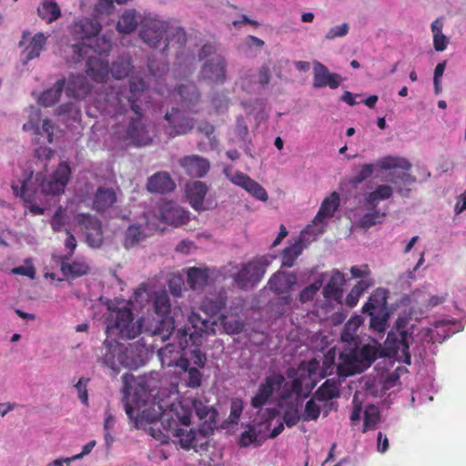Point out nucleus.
Wrapping results in <instances>:
<instances>
[{
	"label": "nucleus",
	"mask_w": 466,
	"mask_h": 466,
	"mask_svg": "<svg viewBox=\"0 0 466 466\" xmlns=\"http://www.w3.org/2000/svg\"><path fill=\"white\" fill-rule=\"evenodd\" d=\"M303 248L304 246L301 239L286 248L282 254V267H292L297 258L301 254Z\"/></svg>",
	"instance_id": "obj_47"
},
{
	"label": "nucleus",
	"mask_w": 466,
	"mask_h": 466,
	"mask_svg": "<svg viewBox=\"0 0 466 466\" xmlns=\"http://www.w3.org/2000/svg\"><path fill=\"white\" fill-rule=\"evenodd\" d=\"M115 8L113 0H98L95 12L98 15H109Z\"/></svg>",
	"instance_id": "obj_64"
},
{
	"label": "nucleus",
	"mask_w": 466,
	"mask_h": 466,
	"mask_svg": "<svg viewBox=\"0 0 466 466\" xmlns=\"http://www.w3.org/2000/svg\"><path fill=\"white\" fill-rule=\"evenodd\" d=\"M364 422L362 432L365 433L369 431L376 429L380 421V410H364Z\"/></svg>",
	"instance_id": "obj_51"
},
{
	"label": "nucleus",
	"mask_w": 466,
	"mask_h": 466,
	"mask_svg": "<svg viewBox=\"0 0 466 466\" xmlns=\"http://www.w3.org/2000/svg\"><path fill=\"white\" fill-rule=\"evenodd\" d=\"M367 214L363 215L359 221V225L361 228H368L374 226L376 223L380 222V219L385 216L384 213H380L376 210H370Z\"/></svg>",
	"instance_id": "obj_54"
},
{
	"label": "nucleus",
	"mask_w": 466,
	"mask_h": 466,
	"mask_svg": "<svg viewBox=\"0 0 466 466\" xmlns=\"http://www.w3.org/2000/svg\"><path fill=\"white\" fill-rule=\"evenodd\" d=\"M175 96L179 97L178 99L183 106L190 108L198 101L199 94L194 85H180L176 90Z\"/></svg>",
	"instance_id": "obj_40"
},
{
	"label": "nucleus",
	"mask_w": 466,
	"mask_h": 466,
	"mask_svg": "<svg viewBox=\"0 0 466 466\" xmlns=\"http://www.w3.org/2000/svg\"><path fill=\"white\" fill-rule=\"evenodd\" d=\"M244 321L238 319L223 321V328L228 334H238L244 329Z\"/></svg>",
	"instance_id": "obj_59"
},
{
	"label": "nucleus",
	"mask_w": 466,
	"mask_h": 466,
	"mask_svg": "<svg viewBox=\"0 0 466 466\" xmlns=\"http://www.w3.org/2000/svg\"><path fill=\"white\" fill-rule=\"evenodd\" d=\"M70 174L71 170L66 163H60L56 171L48 177L37 173L35 176L37 190L45 195H59L64 192Z\"/></svg>",
	"instance_id": "obj_13"
},
{
	"label": "nucleus",
	"mask_w": 466,
	"mask_h": 466,
	"mask_svg": "<svg viewBox=\"0 0 466 466\" xmlns=\"http://www.w3.org/2000/svg\"><path fill=\"white\" fill-rule=\"evenodd\" d=\"M112 45L109 37L105 35L94 37L92 47L87 49V54L83 53L81 58L87 56L86 75L94 81L105 82L109 75V65L106 59Z\"/></svg>",
	"instance_id": "obj_8"
},
{
	"label": "nucleus",
	"mask_w": 466,
	"mask_h": 466,
	"mask_svg": "<svg viewBox=\"0 0 466 466\" xmlns=\"http://www.w3.org/2000/svg\"><path fill=\"white\" fill-rule=\"evenodd\" d=\"M140 321H134L133 313L127 308L110 312L107 318V339L104 341L105 352L101 361L116 373L119 372L120 367L137 370L144 366L148 359V350L144 344L135 342L125 346L115 338L109 339L115 336L121 339L136 338L141 332Z\"/></svg>",
	"instance_id": "obj_2"
},
{
	"label": "nucleus",
	"mask_w": 466,
	"mask_h": 466,
	"mask_svg": "<svg viewBox=\"0 0 466 466\" xmlns=\"http://www.w3.org/2000/svg\"><path fill=\"white\" fill-rule=\"evenodd\" d=\"M66 86V78L62 77L56 81L54 86L46 90H45L39 99L38 102L47 107L55 105L60 98L63 90Z\"/></svg>",
	"instance_id": "obj_38"
},
{
	"label": "nucleus",
	"mask_w": 466,
	"mask_h": 466,
	"mask_svg": "<svg viewBox=\"0 0 466 466\" xmlns=\"http://www.w3.org/2000/svg\"><path fill=\"white\" fill-rule=\"evenodd\" d=\"M166 36H168L167 46L173 41L177 45V47H181L187 42V35L183 28L176 27L172 31H168Z\"/></svg>",
	"instance_id": "obj_56"
},
{
	"label": "nucleus",
	"mask_w": 466,
	"mask_h": 466,
	"mask_svg": "<svg viewBox=\"0 0 466 466\" xmlns=\"http://www.w3.org/2000/svg\"><path fill=\"white\" fill-rule=\"evenodd\" d=\"M179 166L191 177H204L210 169L209 161L198 155H189L178 159Z\"/></svg>",
	"instance_id": "obj_22"
},
{
	"label": "nucleus",
	"mask_w": 466,
	"mask_h": 466,
	"mask_svg": "<svg viewBox=\"0 0 466 466\" xmlns=\"http://www.w3.org/2000/svg\"><path fill=\"white\" fill-rule=\"evenodd\" d=\"M187 197L191 207L197 210H204V199L208 192L207 185L202 181H194L187 185Z\"/></svg>",
	"instance_id": "obj_32"
},
{
	"label": "nucleus",
	"mask_w": 466,
	"mask_h": 466,
	"mask_svg": "<svg viewBox=\"0 0 466 466\" xmlns=\"http://www.w3.org/2000/svg\"><path fill=\"white\" fill-rule=\"evenodd\" d=\"M78 223L86 230L87 244L95 248H100L104 241L101 222L91 215L83 214L79 217Z\"/></svg>",
	"instance_id": "obj_23"
},
{
	"label": "nucleus",
	"mask_w": 466,
	"mask_h": 466,
	"mask_svg": "<svg viewBox=\"0 0 466 466\" xmlns=\"http://www.w3.org/2000/svg\"><path fill=\"white\" fill-rule=\"evenodd\" d=\"M345 282L344 275L339 270H333L327 285L323 289V295L328 299L339 301L342 297V285Z\"/></svg>",
	"instance_id": "obj_34"
},
{
	"label": "nucleus",
	"mask_w": 466,
	"mask_h": 466,
	"mask_svg": "<svg viewBox=\"0 0 466 466\" xmlns=\"http://www.w3.org/2000/svg\"><path fill=\"white\" fill-rule=\"evenodd\" d=\"M157 387V374L139 376L131 382H127L124 390L125 408L147 406Z\"/></svg>",
	"instance_id": "obj_10"
},
{
	"label": "nucleus",
	"mask_w": 466,
	"mask_h": 466,
	"mask_svg": "<svg viewBox=\"0 0 466 466\" xmlns=\"http://www.w3.org/2000/svg\"><path fill=\"white\" fill-rule=\"evenodd\" d=\"M300 410H285L283 420L288 427L296 425L300 420Z\"/></svg>",
	"instance_id": "obj_63"
},
{
	"label": "nucleus",
	"mask_w": 466,
	"mask_h": 466,
	"mask_svg": "<svg viewBox=\"0 0 466 466\" xmlns=\"http://www.w3.org/2000/svg\"><path fill=\"white\" fill-rule=\"evenodd\" d=\"M391 195V187L388 185H380L374 191L365 194L364 206L367 209L373 210L380 201L389 198Z\"/></svg>",
	"instance_id": "obj_39"
},
{
	"label": "nucleus",
	"mask_w": 466,
	"mask_h": 466,
	"mask_svg": "<svg viewBox=\"0 0 466 466\" xmlns=\"http://www.w3.org/2000/svg\"><path fill=\"white\" fill-rule=\"evenodd\" d=\"M250 77L242 79V89L250 94H259L270 81V69L268 66H263L257 75H252Z\"/></svg>",
	"instance_id": "obj_27"
},
{
	"label": "nucleus",
	"mask_w": 466,
	"mask_h": 466,
	"mask_svg": "<svg viewBox=\"0 0 466 466\" xmlns=\"http://www.w3.org/2000/svg\"><path fill=\"white\" fill-rule=\"evenodd\" d=\"M453 322L446 319H440L433 323L431 328H423L418 330L415 324L410 325V338H416L418 340L427 343H441L450 338L452 331Z\"/></svg>",
	"instance_id": "obj_15"
},
{
	"label": "nucleus",
	"mask_w": 466,
	"mask_h": 466,
	"mask_svg": "<svg viewBox=\"0 0 466 466\" xmlns=\"http://www.w3.org/2000/svg\"><path fill=\"white\" fill-rule=\"evenodd\" d=\"M388 291L384 289H377L370 296L368 302L363 306V311L378 312L388 311L387 309Z\"/></svg>",
	"instance_id": "obj_37"
},
{
	"label": "nucleus",
	"mask_w": 466,
	"mask_h": 466,
	"mask_svg": "<svg viewBox=\"0 0 466 466\" xmlns=\"http://www.w3.org/2000/svg\"><path fill=\"white\" fill-rule=\"evenodd\" d=\"M117 198L114 188L99 186L92 198V208L97 212H105L114 207Z\"/></svg>",
	"instance_id": "obj_26"
},
{
	"label": "nucleus",
	"mask_w": 466,
	"mask_h": 466,
	"mask_svg": "<svg viewBox=\"0 0 466 466\" xmlns=\"http://www.w3.org/2000/svg\"><path fill=\"white\" fill-rule=\"evenodd\" d=\"M431 32L433 35V47L436 51H444L450 42L449 37L442 34L443 21L437 18L431 23Z\"/></svg>",
	"instance_id": "obj_45"
},
{
	"label": "nucleus",
	"mask_w": 466,
	"mask_h": 466,
	"mask_svg": "<svg viewBox=\"0 0 466 466\" xmlns=\"http://www.w3.org/2000/svg\"><path fill=\"white\" fill-rule=\"evenodd\" d=\"M376 167L380 170H400L405 175V171L408 169V160L403 157L388 156L379 159L376 164H364L360 172L349 180V183L353 187H357L358 185L371 177Z\"/></svg>",
	"instance_id": "obj_14"
},
{
	"label": "nucleus",
	"mask_w": 466,
	"mask_h": 466,
	"mask_svg": "<svg viewBox=\"0 0 466 466\" xmlns=\"http://www.w3.org/2000/svg\"><path fill=\"white\" fill-rule=\"evenodd\" d=\"M208 279L207 269L199 268H189L187 269V284L194 290H201L207 284Z\"/></svg>",
	"instance_id": "obj_46"
},
{
	"label": "nucleus",
	"mask_w": 466,
	"mask_h": 466,
	"mask_svg": "<svg viewBox=\"0 0 466 466\" xmlns=\"http://www.w3.org/2000/svg\"><path fill=\"white\" fill-rule=\"evenodd\" d=\"M38 15L48 24L56 21L61 16V10L58 5L53 0H42L37 8Z\"/></svg>",
	"instance_id": "obj_41"
},
{
	"label": "nucleus",
	"mask_w": 466,
	"mask_h": 466,
	"mask_svg": "<svg viewBox=\"0 0 466 466\" xmlns=\"http://www.w3.org/2000/svg\"><path fill=\"white\" fill-rule=\"evenodd\" d=\"M402 321H398V325ZM400 328V326H399ZM385 343L393 352H401L402 362L408 364V330L398 329L396 331H390Z\"/></svg>",
	"instance_id": "obj_25"
},
{
	"label": "nucleus",
	"mask_w": 466,
	"mask_h": 466,
	"mask_svg": "<svg viewBox=\"0 0 466 466\" xmlns=\"http://www.w3.org/2000/svg\"><path fill=\"white\" fill-rule=\"evenodd\" d=\"M330 355V352H329V354L327 356H325V359H324V361H323V367H322V370H321V377H325L327 375H331L333 372L331 373H326L325 372V370L327 367H330L329 369V370H331V368H332V357L329 356ZM336 371V373H338L336 368H334L332 370V371ZM339 375V374H337ZM339 377V380H337L336 378H332V379H328L322 385L321 387L319 388V390L316 391L315 395H314V398L318 400H331L337 396H339V385H340V380H345L347 377L343 378V377Z\"/></svg>",
	"instance_id": "obj_20"
},
{
	"label": "nucleus",
	"mask_w": 466,
	"mask_h": 466,
	"mask_svg": "<svg viewBox=\"0 0 466 466\" xmlns=\"http://www.w3.org/2000/svg\"><path fill=\"white\" fill-rule=\"evenodd\" d=\"M165 119L167 122V133L172 137L188 133L195 125L193 118L176 107L166 113Z\"/></svg>",
	"instance_id": "obj_19"
},
{
	"label": "nucleus",
	"mask_w": 466,
	"mask_h": 466,
	"mask_svg": "<svg viewBox=\"0 0 466 466\" xmlns=\"http://www.w3.org/2000/svg\"><path fill=\"white\" fill-rule=\"evenodd\" d=\"M187 373V386L190 388H198L201 384L202 374L198 368L188 366L187 370H184Z\"/></svg>",
	"instance_id": "obj_61"
},
{
	"label": "nucleus",
	"mask_w": 466,
	"mask_h": 466,
	"mask_svg": "<svg viewBox=\"0 0 466 466\" xmlns=\"http://www.w3.org/2000/svg\"><path fill=\"white\" fill-rule=\"evenodd\" d=\"M297 284V275L295 273H286L278 271L273 274L268 282V288L276 294H287L293 286Z\"/></svg>",
	"instance_id": "obj_30"
},
{
	"label": "nucleus",
	"mask_w": 466,
	"mask_h": 466,
	"mask_svg": "<svg viewBox=\"0 0 466 466\" xmlns=\"http://www.w3.org/2000/svg\"><path fill=\"white\" fill-rule=\"evenodd\" d=\"M140 16L135 9L125 10L116 24V30L121 34H130L140 25Z\"/></svg>",
	"instance_id": "obj_36"
},
{
	"label": "nucleus",
	"mask_w": 466,
	"mask_h": 466,
	"mask_svg": "<svg viewBox=\"0 0 466 466\" xmlns=\"http://www.w3.org/2000/svg\"><path fill=\"white\" fill-rule=\"evenodd\" d=\"M224 172L228 180H230L233 184L241 187L242 188H244L246 184L250 180V177L248 175L238 170L226 168Z\"/></svg>",
	"instance_id": "obj_53"
},
{
	"label": "nucleus",
	"mask_w": 466,
	"mask_h": 466,
	"mask_svg": "<svg viewBox=\"0 0 466 466\" xmlns=\"http://www.w3.org/2000/svg\"><path fill=\"white\" fill-rule=\"evenodd\" d=\"M350 31V25L348 23H342L341 25L332 26L325 35L327 40H333L338 37H343L348 35Z\"/></svg>",
	"instance_id": "obj_58"
},
{
	"label": "nucleus",
	"mask_w": 466,
	"mask_h": 466,
	"mask_svg": "<svg viewBox=\"0 0 466 466\" xmlns=\"http://www.w3.org/2000/svg\"><path fill=\"white\" fill-rule=\"evenodd\" d=\"M323 284L322 279L315 280L312 284H310L309 287L305 288L300 292V300L301 301H307L313 299L315 294L319 290Z\"/></svg>",
	"instance_id": "obj_60"
},
{
	"label": "nucleus",
	"mask_w": 466,
	"mask_h": 466,
	"mask_svg": "<svg viewBox=\"0 0 466 466\" xmlns=\"http://www.w3.org/2000/svg\"><path fill=\"white\" fill-rule=\"evenodd\" d=\"M89 382V379L86 377H81L78 381L74 385L76 388L78 398L81 403L85 406L88 405V393H87V384Z\"/></svg>",
	"instance_id": "obj_57"
},
{
	"label": "nucleus",
	"mask_w": 466,
	"mask_h": 466,
	"mask_svg": "<svg viewBox=\"0 0 466 466\" xmlns=\"http://www.w3.org/2000/svg\"><path fill=\"white\" fill-rule=\"evenodd\" d=\"M342 78L339 74L330 73L326 66L315 61L313 67V86L323 88L326 86L336 89L341 84Z\"/></svg>",
	"instance_id": "obj_24"
},
{
	"label": "nucleus",
	"mask_w": 466,
	"mask_h": 466,
	"mask_svg": "<svg viewBox=\"0 0 466 466\" xmlns=\"http://www.w3.org/2000/svg\"><path fill=\"white\" fill-rule=\"evenodd\" d=\"M430 177V172L424 167L412 166L410 163V181L422 182Z\"/></svg>",
	"instance_id": "obj_55"
},
{
	"label": "nucleus",
	"mask_w": 466,
	"mask_h": 466,
	"mask_svg": "<svg viewBox=\"0 0 466 466\" xmlns=\"http://www.w3.org/2000/svg\"><path fill=\"white\" fill-rule=\"evenodd\" d=\"M88 266L83 262L75 261L67 263L65 260L61 263V271L66 277L77 278L87 273Z\"/></svg>",
	"instance_id": "obj_49"
},
{
	"label": "nucleus",
	"mask_w": 466,
	"mask_h": 466,
	"mask_svg": "<svg viewBox=\"0 0 466 466\" xmlns=\"http://www.w3.org/2000/svg\"><path fill=\"white\" fill-rule=\"evenodd\" d=\"M158 356L163 366H175L182 370H187L189 366L188 359L176 351L173 344H167L165 348L159 350Z\"/></svg>",
	"instance_id": "obj_31"
},
{
	"label": "nucleus",
	"mask_w": 466,
	"mask_h": 466,
	"mask_svg": "<svg viewBox=\"0 0 466 466\" xmlns=\"http://www.w3.org/2000/svg\"><path fill=\"white\" fill-rule=\"evenodd\" d=\"M270 262V258L262 256L243 264L240 270L234 275L237 286L241 289H248L255 287L263 279Z\"/></svg>",
	"instance_id": "obj_12"
},
{
	"label": "nucleus",
	"mask_w": 466,
	"mask_h": 466,
	"mask_svg": "<svg viewBox=\"0 0 466 466\" xmlns=\"http://www.w3.org/2000/svg\"><path fill=\"white\" fill-rule=\"evenodd\" d=\"M46 37L43 33H37L32 38L30 44L25 47L23 54L25 56V62L36 58L40 56V53L45 49Z\"/></svg>",
	"instance_id": "obj_44"
},
{
	"label": "nucleus",
	"mask_w": 466,
	"mask_h": 466,
	"mask_svg": "<svg viewBox=\"0 0 466 466\" xmlns=\"http://www.w3.org/2000/svg\"><path fill=\"white\" fill-rule=\"evenodd\" d=\"M146 238L141 226L131 225L124 233L123 246L126 249L137 247Z\"/></svg>",
	"instance_id": "obj_43"
},
{
	"label": "nucleus",
	"mask_w": 466,
	"mask_h": 466,
	"mask_svg": "<svg viewBox=\"0 0 466 466\" xmlns=\"http://www.w3.org/2000/svg\"><path fill=\"white\" fill-rule=\"evenodd\" d=\"M91 90V86L86 77L82 75L73 76L66 88L67 96L75 98H84Z\"/></svg>",
	"instance_id": "obj_35"
},
{
	"label": "nucleus",
	"mask_w": 466,
	"mask_h": 466,
	"mask_svg": "<svg viewBox=\"0 0 466 466\" xmlns=\"http://www.w3.org/2000/svg\"><path fill=\"white\" fill-rule=\"evenodd\" d=\"M210 320L203 319L199 314L192 312L188 317L187 323L177 330L176 339L179 349L184 351L182 356L198 368H204L207 356L198 347L202 345L204 338L213 330Z\"/></svg>",
	"instance_id": "obj_5"
},
{
	"label": "nucleus",
	"mask_w": 466,
	"mask_h": 466,
	"mask_svg": "<svg viewBox=\"0 0 466 466\" xmlns=\"http://www.w3.org/2000/svg\"><path fill=\"white\" fill-rule=\"evenodd\" d=\"M162 221L171 225H180L187 219V212L173 201H164L159 208Z\"/></svg>",
	"instance_id": "obj_29"
},
{
	"label": "nucleus",
	"mask_w": 466,
	"mask_h": 466,
	"mask_svg": "<svg viewBox=\"0 0 466 466\" xmlns=\"http://www.w3.org/2000/svg\"><path fill=\"white\" fill-rule=\"evenodd\" d=\"M129 102V108L134 116L129 117L127 126H118L115 130V137L127 146L145 147L149 145L153 139V129L142 114L139 104Z\"/></svg>",
	"instance_id": "obj_7"
},
{
	"label": "nucleus",
	"mask_w": 466,
	"mask_h": 466,
	"mask_svg": "<svg viewBox=\"0 0 466 466\" xmlns=\"http://www.w3.org/2000/svg\"><path fill=\"white\" fill-rule=\"evenodd\" d=\"M201 76L211 83L223 84L227 76V62L222 55L206 60L201 68Z\"/></svg>",
	"instance_id": "obj_21"
},
{
	"label": "nucleus",
	"mask_w": 466,
	"mask_h": 466,
	"mask_svg": "<svg viewBox=\"0 0 466 466\" xmlns=\"http://www.w3.org/2000/svg\"><path fill=\"white\" fill-rule=\"evenodd\" d=\"M235 135L243 143V147L246 154L251 155L250 144L251 141L248 138V127L243 116H239L237 117V123L235 127Z\"/></svg>",
	"instance_id": "obj_48"
},
{
	"label": "nucleus",
	"mask_w": 466,
	"mask_h": 466,
	"mask_svg": "<svg viewBox=\"0 0 466 466\" xmlns=\"http://www.w3.org/2000/svg\"><path fill=\"white\" fill-rule=\"evenodd\" d=\"M145 84L143 81H133L129 85V90L127 95L123 93H110L106 95V99L110 102V106L106 109L109 114L121 115L127 112L129 107L128 100L132 103L138 104L141 93L144 91Z\"/></svg>",
	"instance_id": "obj_16"
},
{
	"label": "nucleus",
	"mask_w": 466,
	"mask_h": 466,
	"mask_svg": "<svg viewBox=\"0 0 466 466\" xmlns=\"http://www.w3.org/2000/svg\"><path fill=\"white\" fill-rule=\"evenodd\" d=\"M360 317L351 318L347 321L341 333V339L349 342L339 354L338 360L332 356V368H336L339 377H349L356 373H360L369 368L377 359L379 348L377 346L364 345L357 346L356 339L358 338L357 330L361 324ZM330 367H327L326 373H331L329 370Z\"/></svg>",
	"instance_id": "obj_4"
},
{
	"label": "nucleus",
	"mask_w": 466,
	"mask_h": 466,
	"mask_svg": "<svg viewBox=\"0 0 466 466\" xmlns=\"http://www.w3.org/2000/svg\"><path fill=\"white\" fill-rule=\"evenodd\" d=\"M148 191L164 194L175 188V183L167 172H157L151 176L147 184Z\"/></svg>",
	"instance_id": "obj_33"
},
{
	"label": "nucleus",
	"mask_w": 466,
	"mask_h": 466,
	"mask_svg": "<svg viewBox=\"0 0 466 466\" xmlns=\"http://www.w3.org/2000/svg\"><path fill=\"white\" fill-rule=\"evenodd\" d=\"M135 429L147 431L161 443L171 440L184 450H205L215 429L237 424L243 410H230L219 422L218 410H125Z\"/></svg>",
	"instance_id": "obj_1"
},
{
	"label": "nucleus",
	"mask_w": 466,
	"mask_h": 466,
	"mask_svg": "<svg viewBox=\"0 0 466 466\" xmlns=\"http://www.w3.org/2000/svg\"><path fill=\"white\" fill-rule=\"evenodd\" d=\"M319 362L311 360L307 369L299 368L298 377L290 383L283 375L274 373L266 378L251 399L253 408L277 402V408H303L304 400L316 386Z\"/></svg>",
	"instance_id": "obj_3"
},
{
	"label": "nucleus",
	"mask_w": 466,
	"mask_h": 466,
	"mask_svg": "<svg viewBox=\"0 0 466 466\" xmlns=\"http://www.w3.org/2000/svg\"><path fill=\"white\" fill-rule=\"evenodd\" d=\"M131 70V58L128 54H121L113 63L109 72L116 79L127 76Z\"/></svg>",
	"instance_id": "obj_42"
},
{
	"label": "nucleus",
	"mask_w": 466,
	"mask_h": 466,
	"mask_svg": "<svg viewBox=\"0 0 466 466\" xmlns=\"http://www.w3.org/2000/svg\"><path fill=\"white\" fill-rule=\"evenodd\" d=\"M370 316V328L379 335L384 334L388 328V311L368 312Z\"/></svg>",
	"instance_id": "obj_50"
},
{
	"label": "nucleus",
	"mask_w": 466,
	"mask_h": 466,
	"mask_svg": "<svg viewBox=\"0 0 466 466\" xmlns=\"http://www.w3.org/2000/svg\"><path fill=\"white\" fill-rule=\"evenodd\" d=\"M244 189L260 201H266L268 198L265 188L251 178L248 183L246 184Z\"/></svg>",
	"instance_id": "obj_52"
},
{
	"label": "nucleus",
	"mask_w": 466,
	"mask_h": 466,
	"mask_svg": "<svg viewBox=\"0 0 466 466\" xmlns=\"http://www.w3.org/2000/svg\"><path fill=\"white\" fill-rule=\"evenodd\" d=\"M153 306L156 313L161 318L154 320L148 331L153 336H158L163 341L169 339L175 330V322L172 318L166 317L170 311V302L166 292L157 293L154 298Z\"/></svg>",
	"instance_id": "obj_11"
},
{
	"label": "nucleus",
	"mask_w": 466,
	"mask_h": 466,
	"mask_svg": "<svg viewBox=\"0 0 466 466\" xmlns=\"http://www.w3.org/2000/svg\"><path fill=\"white\" fill-rule=\"evenodd\" d=\"M339 205V198L338 193L333 192L329 198L324 199L321 207L314 218L315 227L320 234L324 231L325 220L333 217L335 211Z\"/></svg>",
	"instance_id": "obj_28"
},
{
	"label": "nucleus",
	"mask_w": 466,
	"mask_h": 466,
	"mask_svg": "<svg viewBox=\"0 0 466 466\" xmlns=\"http://www.w3.org/2000/svg\"><path fill=\"white\" fill-rule=\"evenodd\" d=\"M279 295V297H278L274 301H272V304L278 306L277 312L279 315H282L286 312L287 309L289 308L291 302V297L289 293Z\"/></svg>",
	"instance_id": "obj_62"
},
{
	"label": "nucleus",
	"mask_w": 466,
	"mask_h": 466,
	"mask_svg": "<svg viewBox=\"0 0 466 466\" xmlns=\"http://www.w3.org/2000/svg\"><path fill=\"white\" fill-rule=\"evenodd\" d=\"M444 296H429L424 291H415L410 295V320L418 319L424 313L446 300Z\"/></svg>",
	"instance_id": "obj_18"
},
{
	"label": "nucleus",
	"mask_w": 466,
	"mask_h": 466,
	"mask_svg": "<svg viewBox=\"0 0 466 466\" xmlns=\"http://www.w3.org/2000/svg\"><path fill=\"white\" fill-rule=\"evenodd\" d=\"M81 41L73 44L70 48L76 56L75 61L77 62L83 53L87 54V49L92 47V42L100 30L101 25L96 19H85L81 21L80 25Z\"/></svg>",
	"instance_id": "obj_17"
},
{
	"label": "nucleus",
	"mask_w": 466,
	"mask_h": 466,
	"mask_svg": "<svg viewBox=\"0 0 466 466\" xmlns=\"http://www.w3.org/2000/svg\"><path fill=\"white\" fill-rule=\"evenodd\" d=\"M279 410H258V417L255 418L251 423L245 427V431L240 434L238 444L240 447H260L268 439H274L284 430L283 422L279 421L278 425L271 429L274 419L278 415Z\"/></svg>",
	"instance_id": "obj_6"
},
{
	"label": "nucleus",
	"mask_w": 466,
	"mask_h": 466,
	"mask_svg": "<svg viewBox=\"0 0 466 466\" xmlns=\"http://www.w3.org/2000/svg\"><path fill=\"white\" fill-rule=\"evenodd\" d=\"M169 29L168 21L155 13H145L140 19L139 36L151 48H160L164 53L167 49Z\"/></svg>",
	"instance_id": "obj_9"
}]
</instances>
